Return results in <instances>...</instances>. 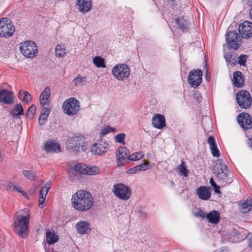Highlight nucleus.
<instances>
[{"label": "nucleus", "mask_w": 252, "mask_h": 252, "mask_svg": "<svg viewBox=\"0 0 252 252\" xmlns=\"http://www.w3.org/2000/svg\"><path fill=\"white\" fill-rule=\"evenodd\" d=\"M112 191L116 196L123 200H128L131 194L130 188L121 183L114 185Z\"/></svg>", "instance_id": "0eeeda50"}, {"label": "nucleus", "mask_w": 252, "mask_h": 252, "mask_svg": "<svg viewBox=\"0 0 252 252\" xmlns=\"http://www.w3.org/2000/svg\"><path fill=\"white\" fill-rule=\"evenodd\" d=\"M202 72L200 69L191 71L188 77V83L192 87L197 88L202 82Z\"/></svg>", "instance_id": "f8f14e48"}, {"label": "nucleus", "mask_w": 252, "mask_h": 252, "mask_svg": "<svg viewBox=\"0 0 252 252\" xmlns=\"http://www.w3.org/2000/svg\"><path fill=\"white\" fill-rule=\"evenodd\" d=\"M206 79L207 80V81H210V76L208 75L207 71H206Z\"/></svg>", "instance_id": "13d9d810"}, {"label": "nucleus", "mask_w": 252, "mask_h": 252, "mask_svg": "<svg viewBox=\"0 0 252 252\" xmlns=\"http://www.w3.org/2000/svg\"><path fill=\"white\" fill-rule=\"evenodd\" d=\"M0 185L7 190H14L15 186L11 182L7 181H2Z\"/></svg>", "instance_id": "4c0bfd02"}, {"label": "nucleus", "mask_w": 252, "mask_h": 252, "mask_svg": "<svg viewBox=\"0 0 252 252\" xmlns=\"http://www.w3.org/2000/svg\"><path fill=\"white\" fill-rule=\"evenodd\" d=\"M85 175H95L99 173V168L95 166H88L86 170Z\"/></svg>", "instance_id": "72a5a7b5"}, {"label": "nucleus", "mask_w": 252, "mask_h": 252, "mask_svg": "<svg viewBox=\"0 0 252 252\" xmlns=\"http://www.w3.org/2000/svg\"><path fill=\"white\" fill-rule=\"evenodd\" d=\"M84 139L82 137L75 136L69 138L67 141V147L74 152H78L81 148L84 150Z\"/></svg>", "instance_id": "ddd939ff"}, {"label": "nucleus", "mask_w": 252, "mask_h": 252, "mask_svg": "<svg viewBox=\"0 0 252 252\" xmlns=\"http://www.w3.org/2000/svg\"><path fill=\"white\" fill-rule=\"evenodd\" d=\"M144 154L142 152H136L129 155L128 160H137L143 158Z\"/></svg>", "instance_id": "ea45409f"}, {"label": "nucleus", "mask_w": 252, "mask_h": 252, "mask_svg": "<svg viewBox=\"0 0 252 252\" xmlns=\"http://www.w3.org/2000/svg\"><path fill=\"white\" fill-rule=\"evenodd\" d=\"M237 121L238 124L244 129H248L252 127V120L248 113H240L237 117Z\"/></svg>", "instance_id": "dca6fc26"}, {"label": "nucleus", "mask_w": 252, "mask_h": 252, "mask_svg": "<svg viewBox=\"0 0 252 252\" xmlns=\"http://www.w3.org/2000/svg\"><path fill=\"white\" fill-rule=\"evenodd\" d=\"M48 193H46V192L44 191L43 189L41 188L40 193H39V207L40 208H42L43 207V203L45 200L47 194Z\"/></svg>", "instance_id": "e433bc0d"}, {"label": "nucleus", "mask_w": 252, "mask_h": 252, "mask_svg": "<svg viewBox=\"0 0 252 252\" xmlns=\"http://www.w3.org/2000/svg\"><path fill=\"white\" fill-rule=\"evenodd\" d=\"M126 135L125 133H121L117 134L115 137V141L117 143L125 144V142L124 141V139L125 138Z\"/></svg>", "instance_id": "c03bdc74"}, {"label": "nucleus", "mask_w": 252, "mask_h": 252, "mask_svg": "<svg viewBox=\"0 0 252 252\" xmlns=\"http://www.w3.org/2000/svg\"><path fill=\"white\" fill-rule=\"evenodd\" d=\"M87 168V164L79 163L72 166L71 169L78 174H85Z\"/></svg>", "instance_id": "bb28decb"}, {"label": "nucleus", "mask_w": 252, "mask_h": 252, "mask_svg": "<svg viewBox=\"0 0 252 252\" xmlns=\"http://www.w3.org/2000/svg\"><path fill=\"white\" fill-rule=\"evenodd\" d=\"M210 150L213 157L218 158L220 156V153L219 149H218L217 146L215 147H211Z\"/></svg>", "instance_id": "49530a36"}, {"label": "nucleus", "mask_w": 252, "mask_h": 252, "mask_svg": "<svg viewBox=\"0 0 252 252\" xmlns=\"http://www.w3.org/2000/svg\"><path fill=\"white\" fill-rule=\"evenodd\" d=\"M10 114L15 118H17L20 115H24V110L21 104H17L13 109L11 110Z\"/></svg>", "instance_id": "cd10ccee"}, {"label": "nucleus", "mask_w": 252, "mask_h": 252, "mask_svg": "<svg viewBox=\"0 0 252 252\" xmlns=\"http://www.w3.org/2000/svg\"><path fill=\"white\" fill-rule=\"evenodd\" d=\"M23 175L27 179L34 180L36 178V172L32 170H24Z\"/></svg>", "instance_id": "c9c22d12"}, {"label": "nucleus", "mask_w": 252, "mask_h": 252, "mask_svg": "<svg viewBox=\"0 0 252 252\" xmlns=\"http://www.w3.org/2000/svg\"><path fill=\"white\" fill-rule=\"evenodd\" d=\"M249 14H250V16L251 19L252 20V7L251 8Z\"/></svg>", "instance_id": "680f3d73"}, {"label": "nucleus", "mask_w": 252, "mask_h": 252, "mask_svg": "<svg viewBox=\"0 0 252 252\" xmlns=\"http://www.w3.org/2000/svg\"><path fill=\"white\" fill-rule=\"evenodd\" d=\"M21 194L25 197H26L27 198H28V194L27 193L25 192L24 191H23V192H22Z\"/></svg>", "instance_id": "bf43d9fd"}, {"label": "nucleus", "mask_w": 252, "mask_h": 252, "mask_svg": "<svg viewBox=\"0 0 252 252\" xmlns=\"http://www.w3.org/2000/svg\"><path fill=\"white\" fill-rule=\"evenodd\" d=\"M247 59V56L241 55L238 59L237 62L241 65H245V63Z\"/></svg>", "instance_id": "de8ad7c7"}, {"label": "nucleus", "mask_w": 252, "mask_h": 252, "mask_svg": "<svg viewBox=\"0 0 252 252\" xmlns=\"http://www.w3.org/2000/svg\"><path fill=\"white\" fill-rule=\"evenodd\" d=\"M51 186V181H49L42 188L43 189L44 191L46 192V193H48Z\"/></svg>", "instance_id": "603ef678"}, {"label": "nucleus", "mask_w": 252, "mask_h": 252, "mask_svg": "<svg viewBox=\"0 0 252 252\" xmlns=\"http://www.w3.org/2000/svg\"><path fill=\"white\" fill-rule=\"evenodd\" d=\"M213 172L222 186H226L233 182L232 174L221 159H218L216 161Z\"/></svg>", "instance_id": "7ed1b4c3"}, {"label": "nucleus", "mask_w": 252, "mask_h": 252, "mask_svg": "<svg viewBox=\"0 0 252 252\" xmlns=\"http://www.w3.org/2000/svg\"><path fill=\"white\" fill-rule=\"evenodd\" d=\"M152 123L154 127L158 129L162 128L166 125L164 116L159 114H156L152 118Z\"/></svg>", "instance_id": "aec40b11"}, {"label": "nucleus", "mask_w": 252, "mask_h": 252, "mask_svg": "<svg viewBox=\"0 0 252 252\" xmlns=\"http://www.w3.org/2000/svg\"><path fill=\"white\" fill-rule=\"evenodd\" d=\"M15 32V27L10 19L7 18L0 19V36L9 37Z\"/></svg>", "instance_id": "423d86ee"}, {"label": "nucleus", "mask_w": 252, "mask_h": 252, "mask_svg": "<svg viewBox=\"0 0 252 252\" xmlns=\"http://www.w3.org/2000/svg\"><path fill=\"white\" fill-rule=\"evenodd\" d=\"M178 169L182 174L184 175L185 177L188 176V171L183 161H182L181 164L179 166Z\"/></svg>", "instance_id": "a18cd8bd"}, {"label": "nucleus", "mask_w": 252, "mask_h": 252, "mask_svg": "<svg viewBox=\"0 0 252 252\" xmlns=\"http://www.w3.org/2000/svg\"><path fill=\"white\" fill-rule=\"evenodd\" d=\"M238 29L241 37L248 38L252 36V23L246 21L239 25Z\"/></svg>", "instance_id": "4468645a"}, {"label": "nucleus", "mask_w": 252, "mask_h": 252, "mask_svg": "<svg viewBox=\"0 0 252 252\" xmlns=\"http://www.w3.org/2000/svg\"><path fill=\"white\" fill-rule=\"evenodd\" d=\"M236 99L239 106L241 108L247 109L252 104V97L248 91L241 90L238 92Z\"/></svg>", "instance_id": "9b49d317"}, {"label": "nucleus", "mask_w": 252, "mask_h": 252, "mask_svg": "<svg viewBox=\"0 0 252 252\" xmlns=\"http://www.w3.org/2000/svg\"><path fill=\"white\" fill-rule=\"evenodd\" d=\"M210 183L211 184V186L214 187H217V184L214 182L213 178H211L210 180Z\"/></svg>", "instance_id": "5fc2aeb1"}, {"label": "nucleus", "mask_w": 252, "mask_h": 252, "mask_svg": "<svg viewBox=\"0 0 252 252\" xmlns=\"http://www.w3.org/2000/svg\"><path fill=\"white\" fill-rule=\"evenodd\" d=\"M35 112L36 107L34 105H32L29 108L26 116L29 119L32 120L33 118Z\"/></svg>", "instance_id": "58836bf2"}, {"label": "nucleus", "mask_w": 252, "mask_h": 252, "mask_svg": "<svg viewBox=\"0 0 252 252\" xmlns=\"http://www.w3.org/2000/svg\"><path fill=\"white\" fill-rule=\"evenodd\" d=\"M112 73L118 80L123 81L130 75V68L125 63L117 64L113 68Z\"/></svg>", "instance_id": "1a4fd4ad"}, {"label": "nucleus", "mask_w": 252, "mask_h": 252, "mask_svg": "<svg viewBox=\"0 0 252 252\" xmlns=\"http://www.w3.org/2000/svg\"><path fill=\"white\" fill-rule=\"evenodd\" d=\"M139 170L138 169V167L137 166L134 167H132V168H131L130 169H129L127 171V174H135V173H137L138 172H139Z\"/></svg>", "instance_id": "3c124183"}, {"label": "nucleus", "mask_w": 252, "mask_h": 252, "mask_svg": "<svg viewBox=\"0 0 252 252\" xmlns=\"http://www.w3.org/2000/svg\"><path fill=\"white\" fill-rule=\"evenodd\" d=\"M224 58L226 62H229L230 64L235 65L237 63L236 57L231 52L226 53L224 55Z\"/></svg>", "instance_id": "473e14b6"}, {"label": "nucleus", "mask_w": 252, "mask_h": 252, "mask_svg": "<svg viewBox=\"0 0 252 252\" xmlns=\"http://www.w3.org/2000/svg\"><path fill=\"white\" fill-rule=\"evenodd\" d=\"M19 98L24 102L28 103L32 100V96L31 94L24 90H20L18 94Z\"/></svg>", "instance_id": "c85d7f7f"}, {"label": "nucleus", "mask_w": 252, "mask_h": 252, "mask_svg": "<svg viewBox=\"0 0 252 252\" xmlns=\"http://www.w3.org/2000/svg\"><path fill=\"white\" fill-rule=\"evenodd\" d=\"M241 211L243 213H247L250 211L252 208V201L247 200L241 205Z\"/></svg>", "instance_id": "c756f323"}, {"label": "nucleus", "mask_w": 252, "mask_h": 252, "mask_svg": "<svg viewBox=\"0 0 252 252\" xmlns=\"http://www.w3.org/2000/svg\"><path fill=\"white\" fill-rule=\"evenodd\" d=\"M232 81L233 85L237 88H242L245 84L244 77L239 71L234 73Z\"/></svg>", "instance_id": "4be33fe9"}, {"label": "nucleus", "mask_w": 252, "mask_h": 252, "mask_svg": "<svg viewBox=\"0 0 252 252\" xmlns=\"http://www.w3.org/2000/svg\"><path fill=\"white\" fill-rule=\"evenodd\" d=\"M250 142L249 143L250 146L252 148V137L250 139Z\"/></svg>", "instance_id": "0e129e2a"}, {"label": "nucleus", "mask_w": 252, "mask_h": 252, "mask_svg": "<svg viewBox=\"0 0 252 252\" xmlns=\"http://www.w3.org/2000/svg\"><path fill=\"white\" fill-rule=\"evenodd\" d=\"M79 101L74 97H70L63 103V109L68 116L76 115L80 110Z\"/></svg>", "instance_id": "20e7f679"}, {"label": "nucleus", "mask_w": 252, "mask_h": 252, "mask_svg": "<svg viewBox=\"0 0 252 252\" xmlns=\"http://www.w3.org/2000/svg\"><path fill=\"white\" fill-rule=\"evenodd\" d=\"M77 5L79 11L83 13L89 11L92 5L91 0H77Z\"/></svg>", "instance_id": "5701e85b"}, {"label": "nucleus", "mask_w": 252, "mask_h": 252, "mask_svg": "<svg viewBox=\"0 0 252 252\" xmlns=\"http://www.w3.org/2000/svg\"><path fill=\"white\" fill-rule=\"evenodd\" d=\"M45 150L48 153H58L61 151L60 146L56 142L48 141L44 145Z\"/></svg>", "instance_id": "393cba45"}, {"label": "nucleus", "mask_w": 252, "mask_h": 252, "mask_svg": "<svg viewBox=\"0 0 252 252\" xmlns=\"http://www.w3.org/2000/svg\"><path fill=\"white\" fill-rule=\"evenodd\" d=\"M72 205L77 211L86 212L94 205V198L90 192L80 190L74 193L71 198Z\"/></svg>", "instance_id": "f03ea898"}, {"label": "nucleus", "mask_w": 252, "mask_h": 252, "mask_svg": "<svg viewBox=\"0 0 252 252\" xmlns=\"http://www.w3.org/2000/svg\"><path fill=\"white\" fill-rule=\"evenodd\" d=\"M49 116L41 114V116L39 118V124L40 125H43L45 124V121L48 119Z\"/></svg>", "instance_id": "09e8293b"}, {"label": "nucleus", "mask_w": 252, "mask_h": 252, "mask_svg": "<svg viewBox=\"0 0 252 252\" xmlns=\"http://www.w3.org/2000/svg\"><path fill=\"white\" fill-rule=\"evenodd\" d=\"M211 188L206 186H201L196 190L197 194L201 200H208L211 195Z\"/></svg>", "instance_id": "6ab92c4d"}, {"label": "nucleus", "mask_w": 252, "mask_h": 252, "mask_svg": "<svg viewBox=\"0 0 252 252\" xmlns=\"http://www.w3.org/2000/svg\"><path fill=\"white\" fill-rule=\"evenodd\" d=\"M214 191L217 193H220V186L217 185V187H214Z\"/></svg>", "instance_id": "6e6d98bb"}, {"label": "nucleus", "mask_w": 252, "mask_h": 252, "mask_svg": "<svg viewBox=\"0 0 252 252\" xmlns=\"http://www.w3.org/2000/svg\"><path fill=\"white\" fill-rule=\"evenodd\" d=\"M139 171H145L152 168L150 163L148 161H145L142 164L137 165Z\"/></svg>", "instance_id": "79ce46f5"}, {"label": "nucleus", "mask_w": 252, "mask_h": 252, "mask_svg": "<svg viewBox=\"0 0 252 252\" xmlns=\"http://www.w3.org/2000/svg\"><path fill=\"white\" fill-rule=\"evenodd\" d=\"M226 45L228 48L237 50L242 43L241 38L236 31H229L225 34Z\"/></svg>", "instance_id": "6e6552de"}, {"label": "nucleus", "mask_w": 252, "mask_h": 252, "mask_svg": "<svg viewBox=\"0 0 252 252\" xmlns=\"http://www.w3.org/2000/svg\"><path fill=\"white\" fill-rule=\"evenodd\" d=\"M14 98L12 92L6 89L0 90V102L7 104H11L14 101Z\"/></svg>", "instance_id": "a211bd4d"}, {"label": "nucleus", "mask_w": 252, "mask_h": 252, "mask_svg": "<svg viewBox=\"0 0 252 252\" xmlns=\"http://www.w3.org/2000/svg\"><path fill=\"white\" fill-rule=\"evenodd\" d=\"M75 228L77 233L80 234H87L91 230L90 224L86 221L78 222L76 224Z\"/></svg>", "instance_id": "412c9836"}, {"label": "nucleus", "mask_w": 252, "mask_h": 252, "mask_svg": "<svg viewBox=\"0 0 252 252\" xmlns=\"http://www.w3.org/2000/svg\"><path fill=\"white\" fill-rule=\"evenodd\" d=\"M108 146V143L101 141L100 142L94 144L91 148V151L94 154L101 155L107 152Z\"/></svg>", "instance_id": "f3484780"}, {"label": "nucleus", "mask_w": 252, "mask_h": 252, "mask_svg": "<svg viewBox=\"0 0 252 252\" xmlns=\"http://www.w3.org/2000/svg\"><path fill=\"white\" fill-rule=\"evenodd\" d=\"M115 131L116 130L114 128L111 127L109 126H107L102 129L100 133V135L101 136H103L106 135L107 134L110 133V132H115Z\"/></svg>", "instance_id": "37998d69"}, {"label": "nucleus", "mask_w": 252, "mask_h": 252, "mask_svg": "<svg viewBox=\"0 0 252 252\" xmlns=\"http://www.w3.org/2000/svg\"><path fill=\"white\" fill-rule=\"evenodd\" d=\"M176 25L178 26V28L184 31L187 29L188 22L183 18H177L175 19Z\"/></svg>", "instance_id": "2f4dec72"}, {"label": "nucleus", "mask_w": 252, "mask_h": 252, "mask_svg": "<svg viewBox=\"0 0 252 252\" xmlns=\"http://www.w3.org/2000/svg\"><path fill=\"white\" fill-rule=\"evenodd\" d=\"M50 89L49 87H46L40 95V104L43 107L41 111V114L42 115L49 116L51 111V109L50 107H45V106L48 105L50 104Z\"/></svg>", "instance_id": "9d476101"}, {"label": "nucleus", "mask_w": 252, "mask_h": 252, "mask_svg": "<svg viewBox=\"0 0 252 252\" xmlns=\"http://www.w3.org/2000/svg\"><path fill=\"white\" fill-rule=\"evenodd\" d=\"M220 214L218 211L213 210L207 214L206 218L209 222L216 224L220 222Z\"/></svg>", "instance_id": "b1692460"}, {"label": "nucleus", "mask_w": 252, "mask_h": 252, "mask_svg": "<svg viewBox=\"0 0 252 252\" xmlns=\"http://www.w3.org/2000/svg\"><path fill=\"white\" fill-rule=\"evenodd\" d=\"M93 63L97 67L104 68L106 67L105 60L100 56H96L93 59Z\"/></svg>", "instance_id": "7c9ffc66"}, {"label": "nucleus", "mask_w": 252, "mask_h": 252, "mask_svg": "<svg viewBox=\"0 0 252 252\" xmlns=\"http://www.w3.org/2000/svg\"><path fill=\"white\" fill-rule=\"evenodd\" d=\"M248 4L252 8V0H248Z\"/></svg>", "instance_id": "052dcab7"}, {"label": "nucleus", "mask_w": 252, "mask_h": 252, "mask_svg": "<svg viewBox=\"0 0 252 252\" xmlns=\"http://www.w3.org/2000/svg\"><path fill=\"white\" fill-rule=\"evenodd\" d=\"M86 82V78L81 76H78L73 80L74 85L76 86H83Z\"/></svg>", "instance_id": "a19ab883"}, {"label": "nucleus", "mask_w": 252, "mask_h": 252, "mask_svg": "<svg viewBox=\"0 0 252 252\" xmlns=\"http://www.w3.org/2000/svg\"><path fill=\"white\" fill-rule=\"evenodd\" d=\"M249 246L252 250V238L250 239V242L249 243Z\"/></svg>", "instance_id": "e2e57ef3"}, {"label": "nucleus", "mask_w": 252, "mask_h": 252, "mask_svg": "<svg viewBox=\"0 0 252 252\" xmlns=\"http://www.w3.org/2000/svg\"><path fill=\"white\" fill-rule=\"evenodd\" d=\"M14 190H16L18 192H20L21 193H22V192H23L24 191L21 189V188L16 187L15 186Z\"/></svg>", "instance_id": "4d7b16f0"}, {"label": "nucleus", "mask_w": 252, "mask_h": 252, "mask_svg": "<svg viewBox=\"0 0 252 252\" xmlns=\"http://www.w3.org/2000/svg\"><path fill=\"white\" fill-rule=\"evenodd\" d=\"M129 152L125 147L120 146L116 151V158L117 162L123 164L129 160Z\"/></svg>", "instance_id": "2eb2a0df"}, {"label": "nucleus", "mask_w": 252, "mask_h": 252, "mask_svg": "<svg viewBox=\"0 0 252 252\" xmlns=\"http://www.w3.org/2000/svg\"><path fill=\"white\" fill-rule=\"evenodd\" d=\"M55 54L58 58L63 57L66 54L64 48L61 45H57L55 48Z\"/></svg>", "instance_id": "f704fd0d"}, {"label": "nucleus", "mask_w": 252, "mask_h": 252, "mask_svg": "<svg viewBox=\"0 0 252 252\" xmlns=\"http://www.w3.org/2000/svg\"><path fill=\"white\" fill-rule=\"evenodd\" d=\"M207 142L209 144L210 148L217 145L215 138L213 136L209 137L207 140Z\"/></svg>", "instance_id": "8fccbe9b"}, {"label": "nucleus", "mask_w": 252, "mask_h": 252, "mask_svg": "<svg viewBox=\"0 0 252 252\" xmlns=\"http://www.w3.org/2000/svg\"><path fill=\"white\" fill-rule=\"evenodd\" d=\"M206 215L205 212L201 210H198L195 214L196 217H199L202 218H206Z\"/></svg>", "instance_id": "864d4df0"}, {"label": "nucleus", "mask_w": 252, "mask_h": 252, "mask_svg": "<svg viewBox=\"0 0 252 252\" xmlns=\"http://www.w3.org/2000/svg\"><path fill=\"white\" fill-rule=\"evenodd\" d=\"M20 50L21 53L27 58H33L38 53L37 47L35 43L30 40H27L21 43Z\"/></svg>", "instance_id": "39448f33"}, {"label": "nucleus", "mask_w": 252, "mask_h": 252, "mask_svg": "<svg viewBox=\"0 0 252 252\" xmlns=\"http://www.w3.org/2000/svg\"><path fill=\"white\" fill-rule=\"evenodd\" d=\"M46 242L49 245L53 244L59 240V238L57 235L55 234L54 232H52L48 230L46 233Z\"/></svg>", "instance_id": "a878e982"}, {"label": "nucleus", "mask_w": 252, "mask_h": 252, "mask_svg": "<svg viewBox=\"0 0 252 252\" xmlns=\"http://www.w3.org/2000/svg\"><path fill=\"white\" fill-rule=\"evenodd\" d=\"M13 228L15 232L23 238L27 235L28 226L30 220V211L24 208L17 211L14 217Z\"/></svg>", "instance_id": "f257e3e1"}]
</instances>
